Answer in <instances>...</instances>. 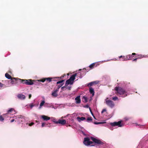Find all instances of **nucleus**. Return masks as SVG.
Wrapping results in <instances>:
<instances>
[{"label": "nucleus", "instance_id": "nucleus-39", "mask_svg": "<svg viewBox=\"0 0 148 148\" xmlns=\"http://www.w3.org/2000/svg\"><path fill=\"white\" fill-rule=\"evenodd\" d=\"M68 89L69 90H70L71 88V86H68L67 87H66V89Z\"/></svg>", "mask_w": 148, "mask_h": 148}, {"label": "nucleus", "instance_id": "nucleus-40", "mask_svg": "<svg viewBox=\"0 0 148 148\" xmlns=\"http://www.w3.org/2000/svg\"><path fill=\"white\" fill-rule=\"evenodd\" d=\"M34 123H33V122H32L31 123H30L29 124V126H32V125H33L34 124Z\"/></svg>", "mask_w": 148, "mask_h": 148}, {"label": "nucleus", "instance_id": "nucleus-52", "mask_svg": "<svg viewBox=\"0 0 148 148\" xmlns=\"http://www.w3.org/2000/svg\"><path fill=\"white\" fill-rule=\"evenodd\" d=\"M47 126H48V125ZM48 127H49V126H48Z\"/></svg>", "mask_w": 148, "mask_h": 148}, {"label": "nucleus", "instance_id": "nucleus-10", "mask_svg": "<svg viewBox=\"0 0 148 148\" xmlns=\"http://www.w3.org/2000/svg\"><path fill=\"white\" fill-rule=\"evenodd\" d=\"M53 122L56 124H60L62 125H64L66 123V121L65 119H59L58 121H56L54 120L53 121Z\"/></svg>", "mask_w": 148, "mask_h": 148}, {"label": "nucleus", "instance_id": "nucleus-48", "mask_svg": "<svg viewBox=\"0 0 148 148\" xmlns=\"http://www.w3.org/2000/svg\"><path fill=\"white\" fill-rule=\"evenodd\" d=\"M68 126H71V125H66V127H68Z\"/></svg>", "mask_w": 148, "mask_h": 148}, {"label": "nucleus", "instance_id": "nucleus-12", "mask_svg": "<svg viewBox=\"0 0 148 148\" xmlns=\"http://www.w3.org/2000/svg\"><path fill=\"white\" fill-rule=\"evenodd\" d=\"M13 112H15V111L14 109L12 108H10L8 111L7 113L3 114V116H4L7 114H10L11 113H12Z\"/></svg>", "mask_w": 148, "mask_h": 148}, {"label": "nucleus", "instance_id": "nucleus-18", "mask_svg": "<svg viewBox=\"0 0 148 148\" xmlns=\"http://www.w3.org/2000/svg\"><path fill=\"white\" fill-rule=\"evenodd\" d=\"M77 118L79 122H80L81 121H83L86 119L85 117H80L79 116H78Z\"/></svg>", "mask_w": 148, "mask_h": 148}, {"label": "nucleus", "instance_id": "nucleus-51", "mask_svg": "<svg viewBox=\"0 0 148 148\" xmlns=\"http://www.w3.org/2000/svg\"><path fill=\"white\" fill-rule=\"evenodd\" d=\"M95 145H91V146H94Z\"/></svg>", "mask_w": 148, "mask_h": 148}, {"label": "nucleus", "instance_id": "nucleus-36", "mask_svg": "<svg viewBox=\"0 0 148 148\" xmlns=\"http://www.w3.org/2000/svg\"><path fill=\"white\" fill-rule=\"evenodd\" d=\"M103 123V122H95L94 123V124H96V125H97V124H102Z\"/></svg>", "mask_w": 148, "mask_h": 148}, {"label": "nucleus", "instance_id": "nucleus-7", "mask_svg": "<svg viewBox=\"0 0 148 148\" xmlns=\"http://www.w3.org/2000/svg\"><path fill=\"white\" fill-rule=\"evenodd\" d=\"M93 142L90 141V138L88 137L85 138L83 141L84 144L86 146H88L93 143Z\"/></svg>", "mask_w": 148, "mask_h": 148}, {"label": "nucleus", "instance_id": "nucleus-23", "mask_svg": "<svg viewBox=\"0 0 148 148\" xmlns=\"http://www.w3.org/2000/svg\"><path fill=\"white\" fill-rule=\"evenodd\" d=\"M96 64V63H94L91 64L89 66V67L91 69H93L94 67L95 66V65Z\"/></svg>", "mask_w": 148, "mask_h": 148}, {"label": "nucleus", "instance_id": "nucleus-46", "mask_svg": "<svg viewBox=\"0 0 148 148\" xmlns=\"http://www.w3.org/2000/svg\"><path fill=\"white\" fill-rule=\"evenodd\" d=\"M90 112H91V114H92V115L93 116V113H92V111L91 110V109H90Z\"/></svg>", "mask_w": 148, "mask_h": 148}, {"label": "nucleus", "instance_id": "nucleus-13", "mask_svg": "<svg viewBox=\"0 0 148 148\" xmlns=\"http://www.w3.org/2000/svg\"><path fill=\"white\" fill-rule=\"evenodd\" d=\"M41 118L44 121H47L50 119V117L47 116L43 115L41 116Z\"/></svg>", "mask_w": 148, "mask_h": 148}, {"label": "nucleus", "instance_id": "nucleus-41", "mask_svg": "<svg viewBox=\"0 0 148 148\" xmlns=\"http://www.w3.org/2000/svg\"><path fill=\"white\" fill-rule=\"evenodd\" d=\"M123 56H119V58H122V59L121 60H123V61H124V60H123Z\"/></svg>", "mask_w": 148, "mask_h": 148}, {"label": "nucleus", "instance_id": "nucleus-22", "mask_svg": "<svg viewBox=\"0 0 148 148\" xmlns=\"http://www.w3.org/2000/svg\"><path fill=\"white\" fill-rule=\"evenodd\" d=\"M82 101L86 103L88 101L87 98L84 96L82 98Z\"/></svg>", "mask_w": 148, "mask_h": 148}, {"label": "nucleus", "instance_id": "nucleus-37", "mask_svg": "<svg viewBox=\"0 0 148 148\" xmlns=\"http://www.w3.org/2000/svg\"><path fill=\"white\" fill-rule=\"evenodd\" d=\"M92 82L94 84H98V82L97 81Z\"/></svg>", "mask_w": 148, "mask_h": 148}, {"label": "nucleus", "instance_id": "nucleus-47", "mask_svg": "<svg viewBox=\"0 0 148 148\" xmlns=\"http://www.w3.org/2000/svg\"><path fill=\"white\" fill-rule=\"evenodd\" d=\"M14 121V119H13L11 121V123H12V122H13V121Z\"/></svg>", "mask_w": 148, "mask_h": 148}, {"label": "nucleus", "instance_id": "nucleus-1", "mask_svg": "<svg viewBox=\"0 0 148 148\" xmlns=\"http://www.w3.org/2000/svg\"><path fill=\"white\" fill-rule=\"evenodd\" d=\"M114 90L116 91V94L120 97L124 98L127 95V91L121 87H116L115 88Z\"/></svg>", "mask_w": 148, "mask_h": 148}, {"label": "nucleus", "instance_id": "nucleus-38", "mask_svg": "<svg viewBox=\"0 0 148 148\" xmlns=\"http://www.w3.org/2000/svg\"><path fill=\"white\" fill-rule=\"evenodd\" d=\"M106 109H103L101 112V113H103L104 112L106 111Z\"/></svg>", "mask_w": 148, "mask_h": 148}, {"label": "nucleus", "instance_id": "nucleus-24", "mask_svg": "<svg viewBox=\"0 0 148 148\" xmlns=\"http://www.w3.org/2000/svg\"><path fill=\"white\" fill-rule=\"evenodd\" d=\"M136 55H137V56H136V58H137L138 59H141L143 57V56L142 55H141V54L137 55V54Z\"/></svg>", "mask_w": 148, "mask_h": 148}, {"label": "nucleus", "instance_id": "nucleus-15", "mask_svg": "<svg viewBox=\"0 0 148 148\" xmlns=\"http://www.w3.org/2000/svg\"><path fill=\"white\" fill-rule=\"evenodd\" d=\"M18 97L21 99H24L25 98V96L22 94H19L17 95Z\"/></svg>", "mask_w": 148, "mask_h": 148}, {"label": "nucleus", "instance_id": "nucleus-14", "mask_svg": "<svg viewBox=\"0 0 148 148\" xmlns=\"http://www.w3.org/2000/svg\"><path fill=\"white\" fill-rule=\"evenodd\" d=\"M58 91V90H54L52 92L51 95L54 97H56L58 96L57 92Z\"/></svg>", "mask_w": 148, "mask_h": 148}, {"label": "nucleus", "instance_id": "nucleus-17", "mask_svg": "<svg viewBox=\"0 0 148 148\" xmlns=\"http://www.w3.org/2000/svg\"><path fill=\"white\" fill-rule=\"evenodd\" d=\"M76 103L77 104L80 103L81 102V100L80 98V96H77L75 99Z\"/></svg>", "mask_w": 148, "mask_h": 148}, {"label": "nucleus", "instance_id": "nucleus-44", "mask_svg": "<svg viewBox=\"0 0 148 148\" xmlns=\"http://www.w3.org/2000/svg\"><path fill=\"white\" fill-rule=\"evenodd\" d=\"M3 85L0 82V87H2L3 86Z\"/></svg>", "mask_w": 148, "mask_h": 148}, {"label": "nucleus", "instance_id": "nucleus-9", "mask_svg": "<svg viewBox=\"0 0 148 148\" xmlns=\"http://www.w3.org/2000/svg\"><path fill=\"white\" fill-rule=\"evenodd\" d=\"M10 79L11 80L9 81V83L11 84H16L17 82H19L18 79H20L17 78H12Z\"/></svg>", "mask_w": 148, "mask_h": 148}, {"label": "nucleus", "instance_id": "nucleus-25", "mask_svg": "<svg viewBox=\"0 0 148 148\" xmlns=\"http://www.w3.org/2000/svg\"><path fill=\"white\" fill-rule=\"evenodd\" d=\"M64 84V83H62V84H60L59 85H58L57 86V88L56 90H58V91L59 89Z\"/></svg>", "mask_w": 148, "mask_h": 148}, {"label": "nucleus", "instance_id": "nucleus-6", "mask_svg": "<svg viewBox=\"0 0 148 148\" xmlns=\"http://www.w3.org/2000/svg\"><path fill=\"white\" fill-rule=\"evenodd\" d=\"M136 54L135 53H132V55H127L126 56H123V60L125 61L131 60L132 59V58L134 57L133 56L135 55Z\"/></svg>", "mask_w": 148, "mask_h": 148}, {"label": "nucleus", "instance_id": "nucleus-21", "mask_svg": "<svg viewBox=\"0 0 148 148\" xmlns=\"http://www.w3.org/2000/svg\"><path fill=\"white\" fill-rule=\"evenodd\" d=\"M65 75H62L61 77H54V79H58L57 80H59L60 79H63V77H64V76Z\"/></svg>", "mask_w": 148, "mask_h": 148}, {"label": "nucleus", "instance_id": "nucleus-8", "mask_svg": "<svg viewBox=\"0 0 148 148\" xmlns=\"http://www.w3.org/2000/svg\"><path fill=\"white\" fill-rule=\"evenodd\" d=\"M15 119H16L17 120H18L16 121L15 120V121H18L19 123H21V122L23 121V120H24L23 116L21 115H18L16 116L15 117Z\"/></svg>", "mask_w": 148, "mask_h": 148}, {"label": "nucleus", "instance_id": "nucleus-50", "mask_svg": "<svg viewBox=\"0 0 148 148\" xmlns=\"http://www.w3.org/2000/svg\"><path fill=\"white\" fill-rule=\"evenodd\" d=\"M86 108H88V105H86Z\"/></svg>", "mask_w": 148, "mask_h": 148}, {"label": "nucleus", "instance_id": "nucleus-34", "mask_svg": "<svg viewBox=\"0 0 148 148\" xmlns=\"http://www.w3.org/2000/svg\"><path fill=\"white\" fill-rule=\"evenodd\" d=\"M47 126V124L46 125V124L45 123H42V125H41V126L42 127H43L44 126Z\"/></svg>", "mask_w": 148, "mask_h": 148}, {"label": "nucleus", "instance_id": "nucleus-45", "mask_svg": "<svg viewBox=\"0 0 148 148\" xmlns=\"http://www.w3.org/2000/svg\"><path fill=\"white\" fill-rule=\"evenodd\" d=\"M136 126H138L139 127H140L141 126H142V125H140V124H136Z\"/></svg>", "mask_w": 148, "mask_h": 148}, {"label": "nucleus", "instance_id": "nucleus-4", "mask_svg": "<svg viewBox=\"0 0 148 148\" xmlns=\"http://www.w3.org/2000/svg\"><path fill=\"white\" fill-rule=\"evenodd\" d=\"M90 138L93 142L96 144L101 145H103L104 143L103 142H102L101 140L92 137H91Z\"/></svg>", "mask_w": 148, "mask_h": 148}, {"label": "nucleus", "instance_id": "nucleus-20", "mask_svg": "<svg viewBox=\"0 0 148 148\" xmlns=\"http://www.w3.org/2000/svg\"><path fill=\"white\" fill-rule=\"evenodd\" d=\"M5 76L6 78L8 79H10L12 78L11 76L8 73H6L5 74Z\"/></svg>", "mask_w": 148, "mask_h": 148}, {"label": "nucleus", "instance_id": "nucleus-29", "mask_svg": "<svg viewBox=\"0 0 148 148\" xmlns=\"http://www.w3.org/2000/svg\"><path fill=\"white\" fill-rule=\"evenodd\" d=\"M45 103V101H42V102L40 103V106H39L40 108H41V107L44 105Z\"/></svg>", "mask_w": 148, "mask_h": 148}, {"label": "nucleus", "instance_id": "nucleus-26", "mask_svg": "<svg viewBox=\"0 0 148 148\" xmlns=\"http://www.w3.org/2000/svg\"><path fill=\"white\" fill-rule=\"evenodd\" d=\"M67 86L68 85H66V84L65 83V86L62 87L61 88V89L62 90H66V88Z\"/></svg>", "mask_w": 148, "mask_h": 148}, {"label": "nucleus", "instance_id": "nucleus-32", "mask_svg": "<svg viewBox=\"0 0 148 148\" xmlns=\"http://www.w3.org/2000/svg\"><path fill=\"white\" fill-rule=\"evenodd\" d=\"M4 120V118L2 115H0V121H3Z\"/></svg>", "mask_w": 148, "mask_h": 148}, {"label": "nucleus", "instance_id": "nucleus-19", "mask_svg": "<svg viewBox=\"0 0 148 148\" xmlns=\"http://www.w3.org/2000/svg\"><path fill=\"white\" fill-rule=\"evenodd\" d=\"M54 79V77H48V78H45V79H46V80L48 81L49 82H50L52 81V79Z\"/></svg>", "mask_w": 148, "mask_h": 148}, {"label": "nucleus", "instance_id": "nucleus-27", "mask_svg": "<svg viewBox=\"0 0 148 148\" xmlns=\"http://www.w3.org/2000/svg\"><path fill=\"white\" fill-rule=\"evenodd\" d=\"M46 80V79H45V78H43L42 79H40L37 80V81L39 82H44Z\"/></svg>", "mask_w": 148, "mask_h": 148}, {"label": "nucleus", "instance_id": "nucleus-11", "mask_svg": "<svg viewBox=\"0 0 148 148\" xmlns=\"http://www.w3.org/2000/svg\"><path fill=\"white\" fill-rule=\"evenodd\" d=\"M106 103L107 105L111 108H113L114 106L113 102L110 100H106Z\"/></svg>", "mask_w": 148, "mask_h": 148}, {"label": "nucleus", "instance_id": "nucleus-43", "mask_svg": "<svg viewBox=\"0 0 148 148\" xmlns=\"http://www.w3.org/2000/svg\"><path fill=\"white\" fill-rule=\"evenodd\" d=\"M32 97V95L31 94H30L29 95V98L30 99Z\"/></svg>", "mask_w": 148, "mask_h": 148}, {"label": "nucleus", "instance_id": "nucleus-30", "mask_svg": "<svg viewBox=\"0 0 148 148\" xmlns=\"http://www.w3.org/2000/svg\"><path fill=\"white\" fill-rule=\"evenodd\" d=\"M92 120V117H88L87 119V121L88 122L89 121H91Z\"/></svg>", "mask_w": 148, "mask_h": 148}, {"label": "nucleus", "instance_id": "nucleus-33", "mask_svg": "<svg viewBox=\"0 0 148 148\" xmlns=\"http://www.w3.org/2000/svg\"><path fill=\"white\" fill-rule=\"evenodd\" d=\"M93 84V83L92 82L89 83L88 84V86H92Z\"/></svg>", "mask_w": 148, "mask_h": 148}, {"label": "nucleus", "instance_id": "nucleus-3", "mask_svg": "<svg viewBox=\"0 0 148 148\" xmlns=\"http://www.w3.org/2000/svg\"><path fill=\"white\" fill-rule=\"evenodd\" d=\"M76 76V73H75L72 75L70 77L69 79L66 81L65 83L66 85H68L69 84H72L74 80L75 79V77Z\"/></svg>", "mask_w": 148, "mask_h": 148}, {"label": "nucleus", "instance_id": "nucleus-31", "mask_svg": "<svg viewBox=\"0 0 148 148\" xmlns=\"http://www.w3.org/2000/svg\"><path fill=\"white\" fill-rule=\"evenodd\" d=\"M112 100H113L114 101H116V100H118L119 99L118 97H113L112 98Z\"/></svg>", "mask_w": 148, "mask_h": 148}, {"label": "nucleus", "instance_id": "nucleus-5", "mask_svg": "<svg viewBox=\"0 0 148 148\" xmlns=\"http://www.w3.org/2000/svg\"><path fill=\"white\" fill-rule=\"evenodd\" d=\"M110 125L112 126H117L118 127H122L123 126V124L121 123V121H119L118 122H114L110 123Z\"/></svg>", "mask_w": 148, "mask_h": 148}, {"label": "nucleus", "instance_id": "nucleus-42", "mask_svg": "<svg viewBox=\"0 0 148 148\" xmlns=\"http://www.w3.org/2000/svg\"><path fill=\"white\" fill-rule=\"evenodd\" d=\"M138 59L137 58L133 60V61H136L137 59Z\"/></svg>", "mask_w": 148, "mask_h": 148}, {"label": "nucleus", "instance_id": "nucleus-35", "mask_svg": "<svg viewBox=\"0 0 148 148\" xmlns=\"http://www.w3.org/2000/svg\"><path fill=\"white\" fill-rule=\"evenodd\" d=\"M35 105L33 104V103H31L30 105V107L31 109H32L33 107H34Z\"/></svg>", "mask_w": 148, "mask_h": 148}, {"label": "nucleus", "instance_id": "nucleus-49", "mask_svg": "<svg viewBox=\"0 0 148 148\" xmlns=\"http://www.w3.org/2000/svg\"><path fill=\"white\" fill-rule=\"evenodd\" d=\"M54 79H52V81H56V80H54Z\"/></svg>", "mask_w": 148, "mask_h": 148}, {"label": "nucleus", "instance_id": "nucleus-28", "mask_svg": "<svg viewBox=\"0 0 148 148\" xmlns=\"http://www.w3.org/2000/svg\"><path fill=\"white\" fill-rule=\"evenodd\" d=\"M65 80L64 79H62L60 81H58L56 83L57 84H62V83Z\"/></svg>", "mask_w": 148, "mask_h": 148}, {"label": "nucleus", "instance_id": "nucleus-2", "mask_svg": "<svg viewBox=\"0 0 148 148\" xmlns=\"http://www.w3.org/2000/svg\"><path fill=\"white\" fill-rule=\"evenodd\" d=\"M19 82L22 83L23 84H26L27 85H32L34 84V82H36V80H32L31 79H18Z\"/></svg>", "mask_w": 148, "mask_h": 148}, {"label": "nucleus", "instance_id": "nucleus-16", "mask_svg": "<svg viewBox=\"0 0 148 148\" xmlns=\"http://www.w3.org/2000/svg\"><path fill=\"white\" fill-rule=\"evenodd\" d=\"M89 92L91 94H92V96L93 97L95 95V91L94 89L91 87L89 88Z\"/></svg>", "mask_w": 148, "mask_h": 148}]
</instances>
